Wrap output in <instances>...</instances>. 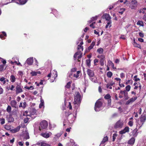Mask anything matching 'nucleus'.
I'll return each mask as SVG.
<instances>
[{"mask_svg": "<svg viewBox=\"0 0 146 146\" xmlns=\"http://www.w3.org/2000/svg\"><path fill=\"white\" fill-rule=\"evenodd\" d=\"M77 49L78 50L80 49H81L82 51H83V46L80 45H78V46Z\"/></svg>", "mask_w": 146, "mask_h": 146, "instance_id": "nucleus-41", "label": "nucleus"}, {"mask_svg": "<svg viewBox=\"0 0 146 146\" xmlns=\"http://www.w3.org/2000/svg\"><path fill=\"white\" fill-rule=\"evenodd\" d=\"M0 121L1 124L3 125L5 123V119L3 118L1 119H0Z\"/></svg>", "mask_w": 146, "mask_h": 146, "instance_id": "nucleus-55", "label": "nucleus"}, {"mask_svg": "<svg viewBox=\"0 0 146 146\" xmlns=\"http://www.w3.org/2000/svg\"><path fill=\"white\" fill-rule=\"evenodd\" d=\"M27 0H18L17 1L16 3L20 5H24L27 1Z\"/></svg>", "mask_w": 146, "mask_h": 146, "instance_id": "nucleus-20", "label": "nucleus"}, {"mask_svg": "<svg viewBox=\"0 0 146 146\" xmlns=\"http://www.w3.org/2000/svg\"><path fill=\"white\" fill-rule=\"evenodd\" d=\"M4 66L5 65L3 64L1 65V66L0 67V72H2L6 68H4Z\"/></svg>", "mask_w": 146, "mask_h": 146, "instance_id": "nucleus-39", "label": "nucleus"}, {"mask_svg": "<svg viewBox=\"0 0 146 146\" xmlns=\"http://www.w3.org/2000/svg\"><path fill=\"white\" fill-rule=\"evenodd\" d=\"M16 94H18L23 92L21 86L19 84L17 85L16 87Z\"/></svg>", "mask_w": 146, "mask_h": 146, "instance_id": "nucleus-9", "label": "nucleus"}, {"mask_svg": "<svg viewBox=\"0 0 146 146\" xmlns=\"http://www.w3.org/2000/svg\"><path fill=\"white\" fill-rule=\"evenodd\" d=\"M48 126L47 122L45 120H43L40 123L39 130L41 131L46 129Z\"/></svg>", "mask_w": 146, "mask_h": 146, "instance_id": "nucleus-2", "label": "nucleus"}, {"mask_svg": "<svg viewBox=\"0 0 146 146\" xmlns=\"http://www.w3.org/2000/svg\"><path fill=\"white\" fill-rule=\"evenodd\" d=\"M111 97L109 94H107L104 97V98L105 99L108 100V104H110L111 102Z\"/></svg>", "mask_w": 146, "mask_h": 146, "instance_id": "nucleus-16", "label": "nucleus"}, {"mask_svg": "<svg viewBox=\"0 0 146 146\" xmlns=\"http://www.w3.org/2000/svg\"><path fill=\"white\" fill-rule=\"evenodd\" d=\"M114 84V83L112 82L108 83L106 85V87L107 88H108L110 86H112Z\"/></svg>", "mask_w": 146, "mask_h": 146, "instance_id": "nucleus-36", "label": "nucleus"}, {"mask_svg": "<svg viewBox=\"0 0 146 146\" xmlns=\"http://www.w3.org/2000/svg\"><path fill=\"white\" fill-rule=\"evenodd\" d=\"M120 94H124V97L125 98V100H127L129 99V97L128 96V93L126 90H120Z\"/></svg>", "mask_w": 146, "mask_h": 146, "instance_id": "nucleus-10", "label": "nucleus"}, {"mask_svg": "<svg viewBox=\"0 0 146 146\" xmlns=\"http://www.w3.org/2000/svg\"><path fill=\"white\" fill-rule=\"evenodd\" d=\"M33 58H28L26 60V63L29 65H31L33 63Z\"/></svg>", "mask_w": 146, "mask_h": 146, "instance_id": "nucleus-18", "label": "nucleus"}, {"mask_svg": "<svg viewBox=\"0 0 146 146\" xmlns=\"http://www.w3.org/2000/svg\"><path fill=\"white\" fill-rule=\"evenodd\" d=\"M4 128L8 130H10V131L13 128V126L11 125L6 124L4 126Z\"/></svg>", "mask_w": 146, "mask_h": 146, "instance_id": "nucleus-22", "label": "nucleus"}, {"mask_svg": "<svg viewBox=\"0 0 146 146\" xmlns=\"http://www.w3.org/2000/svg\"><path fill=\"white\" fill-rule=\"evenodd\" d=\"M126 132L124 130V129L120 131L119 132V133L121 134H123L125 133Z\"/></svg>", "mask_w": 146, "mask_h": 146, "instance_id": "nucleus-62", "label": "nucleus"}, {"mask_svg": "<svg viewBox=\"0 0 146 146\" xmlns=\"http://www.w3.org/2000/svg\"><path fill=\"white\" fill-rule=\"evenodd\" d=\"M131 86L130 85H128L127 86L125 87L126 91L127 92H129L130 90Z\"/></svg>", "mask_w": 146, "mask_h": 146, "instance_id": "nucleus-40", "label": "nucleus"}, {"mask_svg": "<svg viewBox=\"0 0 146 146\" xmlns=\"http://www.w3.org/2000/svg\"><path fill=\"white\" fill-rule=\"evenodd\" d=\"M80 52H76L74 55V57L75 58H76L77 57V55L79 54H80Z\"/></svg>", "mask_w": 146, "mask_h": 146, "instance_id": "nucleus-54", "label": "nucleus"}, {"mask_svg": "<svg viewBox=\"0 0 146 146\" xmlns=\"http://www.w3.org/2000/svg\"><path fill=\"white\" fill-rule=\"evenodd\" d=\"M76 96H74V105L77 104L78 106L80 105L81 102V96L80 93L78 92H76Z\"/></svg>", "mask_w": 146, "mask_h": 146, "instance_id": "nucleus-1", "label": "nucleus"}, {"mask_svg": "<svg viewBox=\"0 0 146 146\" xmlns=\"http://www.w3.org/2000/svg\"><path fill=\"white\" fill-rule=\"evenodd\" d=\"M137 98V96L135 97L134 98H131L128 100L126 103V105H129L130 103H132L134 102Z\"/></svg>", "mask_w": 146, "mask_h": 146, "instance_id": "nucleus-13", "label": "nucleus"}, {"mask_svg": "<svg viewBox=\"0 0 146 146\" xmlns=\"http://www.w3.org/2000/svg\"><path fill=\"white\" fill-rule=\"evenodd\" d=\"M21 126H18L15 129H11V131L12 133H15L18 131L19 130Z\"/></svg>", "mask_w": 146, "mask_h": 146, "instance_id": "nucleus-19", "label": "nucleus"}, {"mask_svg": "<svg viewBox=\"0 0 146 146\" xmlns=\"http://www.w3.org/2000/svg\"><path fill=\"white\" fill-rule=\"evenodd\" d=\"M133 45H134V46L136 47H137L138 48H141V46L140 44H139L137 43L135 41V38H134L133 39Z\"/></svg>", "mask_w": 146, "mask_h": 146, "instance_id": "nucleus-23", "label": "nucleus"}, {"mask_svg": "<svg viewBox=\"0 0 146 146\" xmlns=\"http://www.w3.org/2000/svg\"><path fill=\"white\" fill-rule=\"evenodd\" d=\"M15 88V86L13 85H12L11 86V87L10 88V87H9L8 89V90H13L14 88Z\"/></svg>", "mask_w": 146, "mask_h": 146, "instance_id": "nucleus-59", "label": "nucleus"}, {"mask_svg": "<svg viewBox=\"0 0 146 146\" xmlns=\"http://www.w3.org/2000/svg\"><path fill=\"white\" fill-rule=\"evenodd\" d=\"M138 130L137 128L134 129L132 131V135L134 137L137 136L138 135Z\"/></svg>", "mask_w": 146, "mask_h": 146, "instance_id": "nucleus-25", "label": "nucleus"}, {"mask_svg": "<svg viewBox=\"0 0 146 146\" xmlns=\"http://www.w3.org/2000/svg\"><path fill=\"white\" fill-rule=\"evenodd\" d=\"M146 120V116L145 115H141L140 118V121L141 122V125L140 127H141V126L144 123L145 121Z\"/></svg>", "mask_w": 146, "mask_h": 146, "instance_id": "nucleus-11", "label": "nucleus"}, {"mask_svg": "<svg viewBox=\"0 0 146 146\" xmlns=\"http://www.w3.org/2000/svg\"><path fill=\"white\" fill-rule=\"evenodd\" d=\"M123 129L126 132H128L129 131V128L127 126L125 127Z\"/></svg>", "mask_w": 146, "mask_h": 146, "instance_id": "nucleus-49", "label": "nucleus"}, {"mask_svg": "<svg viewBox=\"0 0 146 146\" xmlns=\"http://www.w3.org/2000/svg\"><path fill=\"white\" fill-rule=\"evenodd\" d=\"M52 134L51 132H49L47 133L46 132L45 133H42L40 134V135L43 137L46 138H49Z\"/></svg>", "mask_w": 146, "mask_h": 146, "instance_id": "nucleus-7", "label": "nucleus"}, {"mask_svg": "<svg viewBox=\"0 0 146 146\" xmlns=\"http://www.w3.org/2000/svg\"><path fill=\"white\" fill-rule=\"evenodd\" d=\"M108 138L107 136L104 137L102 141L101 144H104L106 142L108 141Z\"/></svg>", "mask_w": 146, "mask_h": 146, "instance_id": "nucleus-27", "label": "nucleus"}, {"mask_svg": "<svg viewBox=\"0 0 146 146\" xmlns=\"http://www.w3.org/2000/svg\"><path fill=\"white\" fill-rule=\"evenodd\" d=\"M11 107L9 106H7V111L9 112L11 111Z\"/></svg>", "mask_w": 146, "mask_h": 146, "instance_id": "nucleus-52", "label": "nucleus"}, {"mask_svg": "<svg viewBox=\"0 0 146 146\" xmlns=\"http://www.w3.org/2000/svg\"><path fill=\"white\" fill-rule=\"evenodd\" d=\"M0 59H1V61L4 64H6V61L5 60L1 58H0Z\"/></svg>", "mask_w": 146, "mask_h": 146, "instance_id": "nucleus-57", "label": "nucleus"}, {"mask_svg": "<svg viewBox=\"0 0 146 146\" xmlns=\"http://www.w3.org/2000/svg\"><path fill=\"white\" fill-rule=\"evenodd\" d=\"M112 74H113L111 72L109 71L107 72V76L109 78H111V77Z\"/></svg>", "mask_w": 146, "mask_h": 146, "instance_id": "nucleus-33", "label": "nucleus"}, {"mask_svg": "<svg viewBox=\"0 0 146 146\" xmlns=\"http://www.w3.org/2000/svg\"><path fill=\"white\" fill-rule=\"evenodd\" d=\"M97 51L99 54H101L103 53L104 50L102 48H100L97 49Z\"/></svg>", "mask_w": 146, "mask_h": 146, "instance_id": "nucleus-29", "label": "nucleus"}, {"mask_svg": "<svg viewBox=\"0 0 146 146\" xmlns=\"http://www.w3.org/2000/svg\"><path fill=\"white\" fill-rule=\"evenodd\" d=\"M64 114L66 117H67L69 115L71 114V113L69 112V110H68L65 111Z\"/></svg>", "mask_w": 146, "mask_h": 146, "instance_id": "nucleus-34", "label": "nucleus"}, {"mask_svg": "<svg viewBox=\"0 0 146 146\" xmlns=\"http://www.w3.org/2000/svg\"><path fill=\"white\" fill-rule=\"evenodd\" d=\"M109 63L110 65L113 68H114V64L113 63V62L111 61H110L109 62Z\"/></svg>", "mask_w": 146, "mask_h": 146, "instance_id": "nucleus-56", "label": "nucleus"}, {"mask_svg": "<svg viewBox=\"0 0 146 146\" xmlns=\"http://www.w3.org/2000/svg\"><path fill=\"white\" fill-rule=\"evenodd\" d=\"M53 74H54V78H55L57 76V73L56 71L54 70L53 71Z\"/></svg>", "mask_w": 146, "mask_h": 146, "instance_id": "nucleus-38", "label": "nucleus"}, {"mask_svg": "<svg viewBox=\"0 0 146 146\" xmlns=\"http://www.w3.org/2000/svg\"><path fill=\"white\" fill-rule=\"evenodd\" d=\"M27 104L26 102H24L23 103V108L24 109L27 106Z\"/></svg>", "mask_w": 146, "mask_h": 146, "instance_id": "nucleus-61", "label": "nucleus"}, {"mask_svg": "<svg viewBox=\"0 0 146 146\" xmlns=\"http://www.w3.org/2000/svg\"><path fill=\"white\" fill-rule=\"evenodd\" d=\"M103 19H105L107 21L111 20V18L110 17L109 14L107 13L104 14L102 17Z\"/></svg>", "mask_w": 146, "mask_h": 146, "instance_id": "nucleus-12", "label": "nucleus"}, {"mask_svg": "<svg viewBox=\"0 0 146 146\" xmlns=\"http://www.w3.org/2000/svg\"><path fill=\"white\" fill-rule=\"evenodd\" d=\"M25 89H27L28 90H30L31 88H32V90H33L34 89V88H33V86H31L29 87H28L27 86H25Z\"/></svg>", "mask_w": 146, "mask_h": 146, "instance_id": "nucleus-42", "label": "nucleus"}, {"mask_svg": "<svg viewBox=\"0 0 146 146\" xmlns=\"http://www.w3.org/2000/svg\"><path fill=\"white\" fill-rule=\"evenodd\" d=\"M125 11V9H121L120 11L119 12V13L121 15H122L123 13Z\"/></svg>", "mask_w": 146, "mask_h": 146, "instance_id": "nucleus-45", "label": "nucleus"}, {"mask_svg": "<svg viewBox=\"0 0 146 146\" xmlns=\"http://www.w3.org/2000/svg\"><path fill=\"white\" fill-rule=\"evenodd\" d=\"M99 61L98 59H95L94 60V64L95 65H96V63L98 62Z\"/></svg>", "mask_w": 146, "mask_h": 146, "instance_id": "nucleus-63", "label": "nucleus"}, {"mask_svg": "<svg viewBox=\"0 0 146 146\" xmlns=\"http://www.w3.org/2000/svg\"><path fill=\"white\" fill-rule=\"evenodd\" d=\"M97 58H100V63L101 66L104 65V61L105 60V56L104 55H99L97 56Z\"/></svg>", "mask_w": 146, "mask_h": 146, "instance_id": "nucleus-6", "label": "nucleus"}, {"mask_svg": "<svg viewBox=\"0 0 146 146\" xmlns=\"http://www.w3.org/2000/svg\"><path fill=\"white\" fill-rule=\"evenodd\" d=\"M72 83L71 82H68L66 85L65 86V88L67 89H69L70 88L71 84Z\"/></svg>", "mask_w": 146, "mask_h": 146, "instance_id": "nucleus-32", "label": "nucleus"}, {"mask_svg": "<svg viewBox=\"0 0 146 146\" xmlns=\"http://www.w3.org/2000/svg\"><path fill=\"white\" fill-rule=\"evenodd\" d=\"M91 60L90 59H87L86 60V63L88 66L90 67V66Z\"/></svg>", "mask_w": 146, "mask_h": 146, "instance_id": "nucleus-31", "label": "nucleus"}, {"mask_svg": "<svg viewBox=\"0 0 146 146\" xmlns=\"http://www.w3.org/2000/svg\"><path fill=\"white\" fill-rule=\"evenodd\" d=\"M80 71H77L76 72V74H74L73 75V76L74 77H75L76 78H78V77L80 73Z\"/></svg>", "mask_w": 146, "mask_h": 146, "instance_id": "nucleus-35", "label": "nucleus"}, {"mask_svg": "<svg viewBox=\"0 0 146 146\" xmlns=\"http://www.w3.org/2000/svg\"><path fill=\"white\" fill-rule=\"evenodd\" d=\"M95 42L94 41H92L91 44L87 48L88 50L89 51L91 49H92L93 48V47L95 45Z\"/></svg>", "mask_w": 146, "mask_h": 146, "instance_id": "nucleus-26", "label": "nucleus"}, {"mask_svg": "<svg viewBox=\"0 0 146 146\" xmlns=\"http://www.w3.org/2000/svg\"><path fill=\"white\" fill-rule=\"evenodd\" d=\"M6 80L7 82L8 81L7 79H6L4 77L2 76L0 78V81L2 82V83L3 85H4L6 84Z\"/></svg>", "mask_w": 146, "mask_h": 146, "instance_id": "nucleus-21", "label": "nucleus"}, {"mask_svg": "<svg viewBox=\"0 0 146 146\" xmlns=\"http://www.w3.org/2000/svg\"><path fill=\"white\" fill-rule=\"evenodd\" d=\"M56 13H55V16L57 18H59L60 17V15L59 13L57 11H55Z\"/></svg>", "mask_w": 146, "mask_h": 146, "instance_id": "nucleus-44", "label": "nucleus"}, {"mask_svg": "<svg viewBox=\"0 0 146 146\" xmlns=\"http://www.w3.org/2000/svg\"><path fill=\"white\" fill-rule=\"evenodd\" d=\"M6 118L9 122H13L14 119L11 115H7L6 116Z\"/></svg>", "mask_w": 146, "mask_h": 146, "instance_id": "nucleus-14", "label": "nucleus"}, {"mask_svg": "<svg viewBox=\"0 0 146 146\" xmlns=\"http://www.w3.org/2000/svg\"><path fill=\"white\" fill-rule=\"evenodd\" d=\"M133 81L132 80H128V81L127 82H126L125 84H126L127 85V84H128L130 83L131 84H132L133 83Z\"/></svg>", "mask_w": 146, "mask_h": 146, "instance_id": "nucleus-51", "label": "nucleus"}, {"mask_svg": "<svg viewBox=\"0 0 146 146\" xmlns=\"http://www.w3.org/2000/svg\"><path fill=\"white\" fill-rule=\"evenodd\" d=\"M137 24L142 27L144 26L143 23L142 21H139L137 23Z\"/></svg>", "mask_w": 146, "mask_h": 146, "instance_id": "nucleus-30", "label": "nucleus"}, {"mask_svg": "<svg viewBox=\"0 0 146 146\" xmlns=\"http://www.w3.org/2000/svg\"><path fill=\"white\" fill-rule=\"evenodd\" d=\"M135 139L134 137H132L129 139L127 142V143L130 145H132L135 143Z\"/></svg>", "mask_w": 146, "mask_h": 146, "instance_id": "nucleus-17", "label": "nucleus"}, {"mask_svg": "<svg viewBox=\"0 0 146 146\" xmlns=\"http://www.w3.org/2000/svg\"><path fill=\"white\" fill-rule=\"evenodd\" d=\"M29 135L28 133H27L24 136V138L26 139H29Z\"/></svg>", "mask_w": 146, "mask_h": 146, "instance_id": "nucleus-43", "label": "nucleus"}, {"mask_svg": "<svg viewBox=\"0 0 146 146\" xmlns=\"http://www.w3.org/2000/svg\"><path fill=\"white\" fill-rule=\"evenodd\" d=\"M29 121V118L26 117L24 119V122L25 123H27Z\"/></svg>", "mask_w": 146, "mask_h": 146, "instance_id": "nucleus-58", "label": "nucleus"}, {"mask_svg": "<svg viewBox=\"0 0 146 146\" xmlns=\"http://www.w3.org/2000/svg\"><path fill=\"white\" fill-rule=\"evenodd\" d=\"M87 73L90 78L93 77L94 76V71L90 69H87Z\"/></svg>", "mask_w": 146, "mask_h": 146, "instance_id": "nucleus-8", "label": "nucleus"}, {"mask_svg": "<svg viewBox=\"0 0 146 146\" xmlns=\"http://www.w3.org/2000/svg\"><path fill=\"white\" fill-rule=\"evenodd\" d=\"M46 143H45L44 141H42L40 143L41 146H46Z\"/></svg>", "mask_w": 146, "mask_h": 146, "instance_id": "nucleus-60", "label": "nucleus"}, {"mask_svg": "<svg viewBox=\"0 0 146 146\" xmlns=\"http://www.w3.org/2000/svg\"><path fill=\"white\" fill-rule=\"evenodd\" d=\"M102 103L99 100H97L95 104L94 107L95 110L96 111H98L99 108L102 106Z\"/></svg>", "mask_w": 146, "mask_h": 146, "instance_id": "nucleus-4", "label": "nucleus"}, {"mask_svg": "<svg viewBox=\"0 0 146 146\" xmlns=\"http://www.w3.org/2000/svg\"><path fill=\"white\" fill-rule=\"evenodd\" d=\"M44 102L43 100H40V103L39 105V108H41L42 107L44 106Z\"/></svg>", "mask_w": 146, "mask_h": 146, "instance_id": "nucleus-37", "label": "nucleus"}, {"mask_svg": "<svg viewBox=\"0 0 146 146\" xmlns=\"http://www.w3.org/2000/svg\"><path fill=\"white\" fill-rule=\"evenodd\" d=\"M111 20L108 21V22L107 23V24L109 26V28L111 27Z\"/></svg>", "mask_w": 146, "mask_h": 146, "instance_id": "nucleus-53", "label": "nucleus"}, {"mask_svg": "<svg viewBox=\"0 0 146 146\" xmlns=\"http://www.w3.org/2000/svg\"><path fill=\"white\" fill-rule=\"evenodd\" d=\"M31 74L32 76H36L37 74V72L35 71H33L31 73Z\"/></svg>", "mask_w": 146, "mask_h": 146, "instance_id": "nucleus-46", "label": "nucleus"}, {"mask_svg": "<svg viewBox=\"0 0 146 146\" xmlns=\"http://www.w3.org/2000/svg\"><path fill=\"white\" fill-rule=\"evenodd\" d=\"M124 125L123 121L119 120L115 124L114 127L115 129H121L122 128Z\"/></svg>", "mask_w": 146, "mask_h": 146, "instance_id": "nucleus-3", "label": "nucleus"}, {"mask_svg": "<svg viewBox=\"0 0 146 146\" xmlns=\"http://www.w3.org/2000/svg\"><path fill=\"white\" fill-rule=\"evenodd\" d=\"M16 78L13 75H11L10 77V80L12 82H15Z\"/></svg>", "mask_w": 146, "mask_h": 146, "instance_id": "nucleus-28", "label": "nucleus"}, {"mask_svg": "<svg viewBox=\"0 0 146 146\" xmlns=\"http://www.w3.org/2000/svg\"><path fill=\"white\" fill-rule=\"evenodd\" d=\"M7 36V34L5 32L3 31L0 34V38L2 39H5V37Z\"/></svg>", "mask_w": 146, "mask_h": 146, "instance_id": "nucleus-24", "label": "nucleus"}, {"mask_svg": "<svg viewBox=\"0 0 146 146\" xmlns=\"http://www.w3.org/2000/svg\"><path fill=\"white\" fill-rule=\"evenodd\" d=\"M10 104L13 108H16L17 107V102L16 100H11L10 102Z\"/></svg>", "mask_w": 146, "mask_h": 146, "instance_id": "nucleus-15", "label": "nucleus"}, {"mask_svg": "<svg viewBox=\"0 0 146 146\" xmlns=\"http://www.w3.org/2000/svg\"><path fill=\"white\" fill-rule=\"evenodd\" d=\"M97 17H98L97 16H96L94 17H93L91 18V20L92 21L96 20L97 19Z\"/></svg>", "mask_w": 146, "mask_h": 146, "instance_id": "nucleus-64", "label": "nucleus"}, {"mask_svg": "<svg viewBox=\"0 0 146 146\" xmlns=\"http://www.w3.org/2000/svg\"><path fill=\"white\" fill-rule=\"evenodd\" d=\"M137 1L136 0H132L130 7L132 9H135L137 7Z\"/></svg>", "mask_w": 146, "mask_h": 146, "instance_id": "nucleus-5", "label": "nucleus"}, {"mask_svg": "<svg viewBox=\"0 0 146 146\" xmlns=\"http://www.w3.org/2000/svg\"><path fill=\"white\" fill-rule=\"evenodd\" d=\"M117 136V135L116 133H114L113 135L112 141H115L116 137Z\"/></svg>", "mask_w": 146, "mask_h": 146, "instance_id": "nucleus-48", "label": "nucleus"}, {"mask_svg": "<svg viewBox=\"0 0 146 146\" xmlns=\"http://www.w3.org/2000/svg\"><path fill=\"white\" fill-rule=\"evenodd\" d=\"M128 124L129 126L132 127L133 125V122L132 121H129Z\"/></svg>", "mask_w": 146, "mask_h": 146, "instance_id": "nucleus-50", "label": "nucleus"}, {"mask_svg": "<svg viewBox=\"0 0 146 146\" xmlns=\"http://www.w3.org/2000/svg\"><path fill=\"white\" fill-rule=\"evenodd\" d=\"M137 75H135L134 77V80L135 82H137L138 81L140 80V79L139 78H137Z\"/></svg>", "mask_w": 146, "mask_h": 146, "instance_id": "nucleus-47", "label": "nucleus"}]
</instances>
